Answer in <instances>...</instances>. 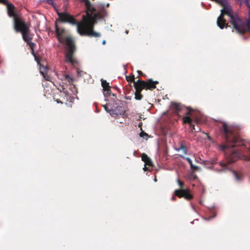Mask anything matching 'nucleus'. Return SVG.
<instances>
[{
    "mask_svg": "<svg viewBox=\"0 0 250 250\" xmlns=\"http://www.w3.org/2000/svg\"><path fill=\"white\" fill-rule=\"evenodd\" d=\"M86 7V15L83 16L81 22L76 21L75 18L66 12H60L57 11L59 19L56 21L61 22H67L72 25H77V31L81 36L100 37L101 34L94 31V24L98 20L103 18L106 15L104 5L98 4L94 7L89 0H82Z\"/></svg>",
    "mask_w": 250,
    "mask_h": 250,
    "instance_id": "obj_1",
    "label": "nucleus"
},
{
    "mask_svg": "<svg viewBox=\"0 0 250 250\" xmlns=\"http://www.w3.org/2000/svg\"><path fill=\"white\" fill-rule=\"evenodd\" d=\"M223 128L226 144L219 145L218 148L225 152L228 162L232 163L238 159L240 155L239 150L235 147L245 146V141L235 133L233 127L228 126L225 123Z\"/></svg>",
    "mask_w": 250,
    "mask_h": 250,
    "instance_id": "obj_2",
    "label": "nucleus"
},
{
    "mask_svg": "<svg viewBox=\"0 0 250 250\" xmlns=\"http://www.w3.org/2000/svg\"><path fill=\"white\" fill-rule=\"evenodd\" d=\"M61 43L65 44L66 45L65 48V58L66 62H70L74 65L77 63V60L74 57V55L76 50V47L74 40L70 36L64 37L62 42H60Z\"/></svg>",
    "mask_w": 250,
    "mask_h": 250,
    "instance_id": "obj_3",
    "label": "nucleus"
},
{
    "mask_svg": "<svg viewBox=\"0 0 250 250\" xmlns=\"http://www.w3.org/2000/svg\"><path fill=\"white\" fill-rule=\"evenodd\" d=\"M171 108L176 111L178 113L182 110H186L185 114L187 115L183 118V123L185 124L188 123L190 125V127L192 131L195 130V126L193 124L192 120L189 115L194 117L193 112L194 110L190 107H186L179 103L172 102L171 104Z\"/></svg>",
    "mask_w": 250,
    "mask_h": 250,
    "instance_id": "obj_4",
    "label": "nucleus"
},
{
    "mask_svg": "<svg viewBox=\"0 0 250 250\" xmlns=\"http://www.w3.org/2000/svg\"><path fill=\"white\" fill-rule=\"evenodd\" d=\"M177 183L180 187V189H176L174 191V195L181 198L184 197L188 200H190L193 199V195L190 193L189 189L183 188L184 187V183L179 179L177 180Z\"/></svg>",
    "mask_w": 250,
    "mask_h": 250,
    "instance_id": "obj_5",
    "label": "nucleus"
},
{
    "mask_svg": "<svg viewBox=\"0 0 250 250\" xmlns=\"http://www.w3.org/2000/svg\"><path fill=\"white\" fill-rule=\"evenodd\" d=\"M14 27L16 32L23 31L25 34L28 28L30 27V25L25 23L20 16L15 17L14 19Z\"/></svg>",
    "mask_w": 250,
    "mask_h": 250,
    "instance_id": "obj_6",
    "label": "nucleus"
},
{
    "mask_svg": "<svg viewBox=\"0 0 250 250\" xmlns=\"http://www.w3.org/2000/svg\"><path fill=\"white\" fill-rule=\"evenodd\" d=\"M110 115L114 118H118L121 116L123 118L126 117L125 110L122 105H119L117 103L113 104V107L110 108L109 111Z\"/></svg>",
    "mask_w": 250,
    "mask_h": 250,
    "instance_id": "obj_7",
    "label": "nucleus"
},
{
    "mask_svg": "<svg viewBox=\"0 0 250 250\" xmlns=\"http://www.w3.org/2000/svg\"><path fill=\"white\" fill-rule=\"evenodd\" d=\"M55 32L58 40L59 42H62L64 37H63L62 35L65 33V29L62 27H59L57 21L55 23Z\"/></svg>",
    "mask_w": 250,
    "mask_h": 250,
    "instance_id": "obj_8",
    "label": "nucleus"
},
{
    "mask_svg": "<svg viewBox=\"0 0 250 250\" xmlns=\"http://www.w3.org/2000/svg\"><path fill=\"white\" fill-rule=\"evenodd\" d=\"M8 15L10 17H13V19L19 16L17 13L15 6L12 3H9L6 5Z\"/></svg>",
    "mask_w": 250,
    "mask_h": 250,
    "instance_id": "obj_9",
    "label": "nucleus"
},
{
    "mask_svg": "<svg viewBox=\"0 0 250 250\" xmlns=\"http://www.w3.org/2000/svg\"><path fill=\"white\" fill-rule=\"evenodd\" d=\"M158 83V81H153L151 79H149L147 81H145V89L152 90L156 88V84Z\"/></svg>",
    "mask_w": 250,
    "mask_h": 250,
    "instance_id": "obj_10",
    "label": "nucleus"
},
{
    "mask_svg": "<svg viewBox=\"0 0 250 250\" xmlns=\"http://www.w3.org/2000/svg\"><path fill=\"white\" fill-rule=\"evenodd\" d=\"M178 147L175 148L177 151H182L184 155L187 154V144L185 141H181L178 143Z\"/></svg>",
    "mask_w": 250,
    "mask_h": 250,
    "instance_id": "obj_11",
    "label": "nucleus"
},
{
    "mask_svg": "<svg viewBox=\"0 0 250 250\" xmlns=\"http://www.w3.org/2000/svg\"><path fill=\"white\" fill-rule=\"evenodd\" d=\"M145 81L138 80L134 83V87L136 91L142 92L143 89H145Z\"/></svg>",
    "mask_w": 250,
    "mask_h": 250,
    "instance_id": "obj_12",
    "label": "nucleus"
},
{
    "mask_svg": "<svg viewBox=\"0 0 250 250\" xmlns=\"http://www.w3.org/2000/svg\"><path fill=\"white\" fill-rule=\"evenodd\" d=\"M30 32V30L29 28H28V30H27V31L25 33V34H23V33H24L23 31L21 32L22 34L23 40L26 42H29L30 41H31L32 39V38L31 37V35Z\"/></svg>",
    "mask_w": 250,
    "mask_h": 250,
    "instance_id": "obj_13",
    "label": "nucleus"
},
{
    "mask_svg": "<svg viewBox=\"0 0 250 250\" xmlns=\"http://www.w3.org/2000/svg\"><path fill=\"white\" fill-rule=\"evenodd\" d=\"M142 160L145 163V165L152 166V162L150 158L146 153H143L142 155Z\"/></svg>",
    "mask_w": 250,
    "mask_h": 250,
    "instance_id": "obj_14",
    "label": "nucleus"
},
{
    "mask_svg": "<svg viewBox=\"0 0 250 250\" xmlns=\"http://www.w3.org/2000/svg\"><path fill=\"white\" fill-rule=\"evenodd\" d=\"M232 173L236 181L239 182L243 179V175L241 172L234 170L232 171Z\"/></svg>",
    "mask_w": 250,
    "mask_h": 250,
    "instance_id": "obj_15",
    "label": "nucleus"
},
{
    "mask_svg": "<svg viewBox=\"0 0 250 250\" xmlns=\"http://www.w3.org/2000/svg\"><path fill=\"white\" fill-rule=\"evenodd\" d=\"M27 44L29 45L30 48L31 49V50H32V54L35 57V60L37 62H39V60L37 59V57L35 56V54H34V48L35 46V43L32 42L31 41H30L29 42H27Z\"/></svg>",
    "mask_w": 250,
    "mask_h": 250,
    "instance_id": "obj_16",
    "label": "nucleus"
},
{
    "mask_svg": "<svg viewBox=\"0 0 250 250\" xmlns=\"http://www.w3.org/2000/svg\"><path fill=\"white\" fill-rule=\"evenodd\" d=\"M62 80L67 81L69 83H72L73 82V79L67 74H64L62 75Z\"/></svg>",
    "mask_w": 250,
    "mask_h": 250,
    "instance_id": "obj_17",
    "label": "nucleus"
},
{
    "mask_svg": "<svg viewBox=\"0 0 250 250\" xmlns=\"http://www.w3.org/2000/svg\"><path fill=\"white\" fill-rule=\"evenodd\" d=\"M238 1L240 2V4H244L247 5L249 9L250 14V0H238Z\"/></svg>",
    "mask_w": 250,
    "mask_h": 250,
    "instance_id": "obj_18",
    "label": "nucleus"
},
{
    "mask_svg": "<svg viewBox=\"0 0 250 250\" xmlns=\"http://www.w3.org/2000/svg\"><path fill=\"white\" fill-rule=\"evenodd\" d=\"M112 92L111 91L110 88H106L105 89H103V94L104 97H106L107 96H110L112 94Z\"/></svg>",
    "mask_w": 250,
    "mask_h": 250,
    "instance_id": "obj_19",
    "label": "nucleus"
},
{
    "mask_svg": "<svg viewBox=\"0 0 250 250\" xmlns=\"http://www.w3.org/2000/svg\"><path fill=\"white\" fill-rule=\"evenodd\" d=\"M101 82H102V86L103 87V89H105L106 88H110L109 83H107L106 80L102 79Z\"/></svg>",
    "mask_w": 250,
    "mask_h": 250,
    "instance_id": "obj_20",
    "label": "nucleus"
},
{
    "mask_svg": "<svg viewBox=\"0 0 250 250\" xmlns=\"http://www.w3.org/2000/svg\"><path fill=\"white\" fill-rule=\"evenodd\" d=\"M143 95L141 94V92L136 91L135 93V99L137 100H141L143 99Z\"/></svg>",
    "mask_w": 250,
    "mask_h": 250,
    "instance_id": "obj_21",
    "label": "nucleus"
},
{
    "mask_svg": "<svg viewBox=\"0 0 250 250\" xmlns=\"http://www.w3.org/2000/svg\"><path fill=\"white\" fill-rule=\"evenodd\" d=\"M126 80L128 82H131L134 83V82H135L134 75L133 74H131L129 76H126Z\"/></svg>",
    "mask_w": 250,
    "mask_h": 250,
    "instance_id": "obj_22",
    "label": "nucleus"
},
{
    "mask_svg": "<svg viewBox=\"0 0 250 250\" xmlns=\"http://www.w3.org/2000/svg\"><path fill=\"white\" fill-rule=\"evenodd\" d=\"M103 106L104 107V109L109 113L110 108H112L111 106V104H105L103 105Z\"/></svg>",
    "mask_w": 250,
    "mask_h": 250,
    "instance_id": "obj_23",
    "label": "nucleus"
},
{
    "mask_svg": "<svg viewBox=\"0 0 250 250\" xmlns=\"http://www.w3.org/2000/svg\"><path fill=\"white\" fill-rule=\"evenodd\" d=\"M179 156L180 157L185 159L188 162V163L190 165L192 164V161L189 158L185 157H184V155H179Z\"/></svg>",
    "mask_w": 250,
    "mask_h": 250,
    "instance_id": "obj_24",
    "label": "nucleus"
},
{
    "mask_svg": "<svg viewBox=\"0 0 250 250\" xmlns=\"http://www.w3.org/2000/svg\"><path fill=\"white\" fill-rule=\"evenodd\" d=\"M110 96L112 97L111 98V99L112 100L113 102V104H115V103H117V97H116V96L115 94L112 93Z\"/></svg>",
    "mask_w": 250,
    "mask_h": 250,
    "instance_id": "obj_25",
    "label": "nucleus"
},
{
    "mask_svg": "<svg viewBox=\"0 0 250 250\" xmlns=\"http://www.w3.org/2000/svg\"><path fill=\"white\" fill-rule=\"evenodd\" d=\"M191 169L194 170H197L199 169L198 167L196 166H194L193 163H192L191 165H190Z\"/></svg>",
    "mask_w": 250,
    "mask_h": 250,
    "instance_id": "obj_26",
    "label": "nucleus"
},
{
    "mask_svg": "<svg viewBox=\"0 0 250 250\" xmlns=\"http://www.w3.org/2000/svg\"><path fill=\"white\" fill-rule=\"evenodd\" d=\"M191 169L194 170H197L199 169L198 167L196 166H194L193 163H192L191 165H190Z\"/></svg>",
    "mask_w": 250,
    "mask_h": 250,
    "instance_id": "obj_27",
    "label": "nucleus"
},
{
    "mask_svg": "<svg viewBox=\"0 0 250 250\" xmlns=\"http://www.w3.org/2000/svg\"><path fill=\"white\" fill-rule=\"evenodd\" d=\"M191 169L194 170H197L199 169L198 167L196 166H194L193 163H192L191 165H190Z\"/></svg>",
    "mask_w": 250,
    "mask_h": 250,
    "instance_id": "obj_28",
    "label": "nucleus"
},
{
    "mask_svg": "<svg viewBox=\"0 0 250 250\" xmlns=\"http://www.w3.org/2000/svg\"><path fill=\"white\" fill-rule=\"evenodd\" d=\"M9 2L8 0H0V3L6 5Z\"/></svg>",
    "mask_w": 250,
    "mask_h": 250,
    "instance_id": "obj_29",
    "label": "nucleus"
},
{
    "mask_svg": "<svg viewBox=\"0 0 250 250\" xmlns=\"http://www.w3.org/2000/svg\"><path fill=\"white\" fill-rule=\"evenodd\" d=\"M47 3L49 4L53 5L54 0H47Z\"/></svg>",
    "mask_w": 250,
    "mask_h": 250,
    "instance_id": "obj_30",
    "label": "nucleus"
},
{
    "mask_svg": "<svg viewBox=\"0 0 250 250\" xmlns=\"http://www.w3.org/2000/svg\"><path fill=\"white\" fill-rule=\"evenodd\" d=\"M137 72L139 75L143 76L144 77L146 76V75L144 74L141 70H138Z\"/></svg>",
    "mask_w": 250,
    "mask_h": 250,
    "instance_id": "obj_31",
    "label": "nucleus"
},
{
    "mask_svg": "<svg viewBox=\"0 0 250 250\" xmlns=\"http://www.w3.org/2000/svg\"><path fill=\"white\" fill-rule=\"evenodd\" d=\"M53 99L57 103L62 104V102H61L59 99H56L55 97H54Z\"/></svg>",
    "mask_w": 250,
    "mask_h": 250,
    "instance_id": "obj_32",
    "label": "nucleus"
},
{
    "mask_svg": "<svg viewBox=\"0 0 250 250\" xmlns=\"http://www.w3.org/2000/svg\"><path fill=\"white\" fill-rule=\"evenodd\" d=\"M248 150L250 152V147L248 148ZM246 159L247 161H250V155L249 156H247Z\"/></svg>",
    "mask_w": 250,
    "mask_h": 250,
    "instance_id": "obj_33",
    "label": "nucleus"
},
{
    "mask_svg": "<svg viewBox=\"0 0 250 250\" xmlns=\"http://www.w3.org/2000/svg\"><path fill=\"white\" fill-rule=\"evenodd\" d=\"M195 121L196 123H198L200 122V120L198 118H195Z\"/></svg>",
    "mask_w": 250,
    "mask_h": 250,
    "instance_id": "obj_34",
    "label": "nucleus"
},
{
    "mask_svg": "<svg viewBox=\"0 0 250 250\" xmlns=\"http://www.w3.org/2000/svg\"><path fill=\"white\" fill-rule=\"evenodd\" d=\"M143 169L145 171L148 170V168L146 167V165H145V167L143 168Z\"/></svg>",
    "mask_w": 250,
    "mask_h": 250,
    "instance_id": "obj_35",
    "label": "nucleus"
},
{
    "mask_svg": "<svg viewBox=\"0 0 250 250\" xmlns=\"http://www.w3.org/2000/svg\"><path fill=\"white\" fill-rule=\"evenodd\" d=\"M171 200L172 201H174L175 199H176V198L174 196H173L172 197H171Z\"/></svg>",
    "mask_w": 250,
    "mask_h": 250,
    "instance_id": "obj_36",
    "label": "nucleus"
},
{
    "mask_svg": "<svg viewBox=\"0 0 250 250\" xmlns=\"http://www.w3.org/2000/svg\"><path fill=\"white\" fill-rule=\"evenodd\" d=\"M142 125V123L140 122V123H139L138 126H139V127L141 128Z\"/></svg>",
    "mask_w": 250,
    "mask_h": 250,
    "instance_id": "obj_37",
    "label": "nucleus"
},
{
    "mask_svg": "<svg viewBox=\"0 0 250 250\" xmlns=\"http://www.w3.org/2000/svg\"><path fill=\"white\" fill-rule=\"evenodd\" d=\"M43 77H44L45 79L46 80H48V76H47V77H46L44 75H43Z\"/></svg>",
    "mask_w": 250,
    "mask_h": 250,
    "instance_id": "obj_38",
    "label": "nucleus"
},
{
    "mask_svg": "<svg viewBox=\"0 0 250 250\" xmlns=\"http://www.w3.org/2000/svg\"><path fill=\"white\" fill-rule=\"evenodd\" d=\"M142 134H144L145 135H147L146 133L141 132V133H140V136H141V137H142V136H143Z\"/></svg>",
    "mask_w": 250,
    "mask_h": 250,
    "instance_id": "obj_39",
    "label": "nucleus"
},
{
    "mask_svg": "<svg viewBox=\"0 0 250 250\" xmlns=\"http://www.w3.org/2000/svg\"><path fill=\"white\" fill-rule=\"evenodd\" d=\"M102 43H103V44H105V43H106L105 41H104H104H103Z\"/></svg>",
    "mask_w": 250,
    "mask_h": 250,
    "instance_id": "obj_40",
    "label": "nucleus"
},
{
    "mask_svg": "<svg viewBox=\"0 0 250 250\" xmlns=\"http://www.w3.org/2000/svg\"><path fill=\"white\" fill-rule=\"evenodd\" d=\"M154 181H155V182H156V181H157V179H156V178H155V179H154Z\"/></svg>",
    "mask_w": 250,
    "mask_h": 250,
    "instance_id": "obj_41",
    "label": "nucleus"
},
{
    "mask_svg": "<svg viewBox=\"0 0 250 250\" xmlns=\"http://www.w3.org/2000/svg\"><path fill=\"white\" fill-rule=\"evenodd\" d=\"M109 3H108V4H107V6L108 7V6H109Z\"/></svg>",
    "mask_w": 250,
    "mask_h": 250,
    "instance_id": "obj_42",
    "label": "nucleus"
}]
</instances>
